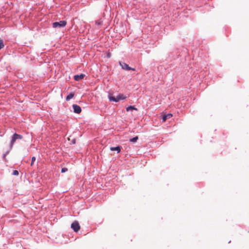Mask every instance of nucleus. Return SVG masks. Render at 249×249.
Segmentation results:
<instances>
[{
	"instance_id": "10",
	"label": "nucleus",
	"mask_w": 249,
	"mask_h": 249,
	"mask_svg": "<svg viewBox=\"0 0 249 249\" xmlns=\"http://www.w3.org/2000/svg\"><path fill=\"white\" fill-rule=\"evenodd\" d=\"M74 96V93H69L66 97V101H69L71 99H72Z\"/></svg>"
},
{
	"instance_id": "2",
	"label": "nucleus",
	"mask_w": 249,
	"mask_h": 249,
	"mask_svg": "<svg viewBox=\"0 0 249 249\" xmlns=\"http://www.w3.org/2000/svg\"><path fill=\"white\" fill-rule=\"evenodd\" d=\"M23 136L21 135L17 134L16 133H14L12 137V139L10 142V147L11 148L13 146L16 141L18 139H22Z\"/></svg>"
},
{
	"instance_id": "9",
	"label": "nucleus",
	"mask_w": 249,
	"mask_h": 249,
	"mask_svg": "<svg viewBox=\"0 0 249 249\" xmlns=\"http://www.w3.org/2000/svg\"><path fill=\"white\" fill-rule=\"evenodd\" d=\"M121 147L120 146H117L116 147H111L110 148V150L112 151H117V153H119L121 151Z\"/></svg>"
},
{
	"instance_id": "11",
	"label": "nucleus",
	"mask_w": 249,
	"mask_h": 249,
	"mask_svg": "<svg viewBox=\"0 0 249 249\" xmlns=\"http://www.w3.org/2000/svg\"><path fill=\"white\" fill-rule=\"evenodd\" d=\"M132 109H134V110H137V108H136L134 106H129L128 107H127L126 108V110L127 111H129L131 110H132Z\"/></svg>"
},
{
	"instance_id": "15",
	"label": "nucleus",
	"mask_w": 249,
	"mask_h": 249,
	"mask_svg": "<svg viewBox=\"0 0 249 249\" xmlns=\"http://www.w3.org/2000/svg\"><path fill=\"white\" fill-rule=\"evenodd\" d=\"M36 157H33L32 158V160H31V166H33V165L34 164V163L35 162V161L36 160Z\"/></svg>"
},
{
	"instance_id": "14",
	"label": "nucleus",
	"mask_w": 249,
	"mask_h": 249,
	"mask_svg": "<svg viewBox=\"0 0 249 249\" xmlns=\"http://www.w3.org/2000/svg\"><path fill=\"white\" fill-rule=\"evenodd\" d=\"M4 47V44L3 40L0 39V50L2 49Z\"/></svg>"
},
{
	"instance_id": "7",
	"label": "nucleus",
	"mask_w": 249,
	"mask_h": 249,
	"mask_svg": "<svg viewBox=\"0 0 249 249\" xmlns=\"http://www.w3.org/2000/svg\"><path fill=\"white\" fill-rule=\"evenodd\" d=\"M85 76V74H83V73H81L80 74L75 75L74 76V79L75 81H78L80 80L81 79H83Z\"/></svg>"
},
{
	"instance_id": "6",
	"label": "nucleus",
	"mask_w": 249,
	"mask_h": 249,
	"mask_svg": "<svg viewBox=\"0 0 249 249\" xmlns=\"http://www.w3.org/2000/svg\"><path fill=\"white\" fill-rule=\"evenodd\" d=\"M72 108L73 109V112L75 113L79 114L81 112V107L76 104H74L72 105Z\"/></svg>"
},
{
	"instance_id": "8",
	"label": "nucleus",
	"mask_w": 249,
	"mask_h": 249,
	"mask_svg": "<svg viewBox=\"0 0 249 249\" xmlns=\"http://www.w3.org/2000/svg\"><path fill=\"white\" fill-rule=\"evenodd\" d=\"M172 116V114L171 113L163 115L162 116V122H165L167 119L170 118Z\"/></svg>"
},
{
	"instance_id": "19",
	"label": "nucleus",
	"mask_w": 249,
	"mask_h": 249,
	"mask_svg": "<svg viewBox=\"0 0 249 249\" xmlns=\"http://www.w3.org/2000/svg\"><path fill=\"white\" fill-rule=\"evenodd\" d=\"M72 143H75V140H73L72 141Z\"/></svg>"
},
{
	"instance_id": "1",
	"label": "nucleus",
	"mask_w": 249,
	"mask_h": 249,
	"mask_svg": "<svg viewBox=\"0 0 249 249\" xmlns=\"http://www.w3.org/2000/svg\"><path fill=\"white\" fill-rule=\"evenodd\" d=\"M126 98V97L122 94H119L116 96V97L110 96L108 97V99L110 101H113L115 102H118L121 100L125 99Z\"/></svg>"
},
{
	"instance_id": "4",
	"label": "nucleus",
	"mask_w": 249,
	"mask_h": 249,
	"mask_svg": "<svg viewBox=\"0 0 249 249\" xmlns=\"http://www.w3.org/2000/svg\"><path fill=\"white\" fill-rule=\"evenodd\" d=\"M71 228L75 232H77L80 230V226L78 221H74L71 223Z\"/></svg>"
},
{
	"instance_id": "3",
	"label": "nucleus",
	"mask_w": 249,
	"mask_h": 249,
	"mask_svg": "<svg viewBox=\"0 0 249 249\" xmlns=\"http://www.w3.org/2000/svg\"><path fill=\"white\" fill-rule=\"evenodd\" d=\"M67 24V21L65 20H61L59 22H54L53 23V28H61L64 27Z\"/></svg>"
},
{
	"instance_id": "5",
	"label": "nucleus",
	"mask_w": 249,
	"mask_h": 249,
	"mask_svg": "<svg viewBox=\"0 0 249 249\" xmlns=\"http://www.w3.org/2000/svg\"><path fill=\"white\" fill-rule=\"evenodd\" d=\"M120 66H121L122 68L124 70H126V71H129V70H133L134 71L135 69L134 68H132L128 66L127 64L124 62H119Z\"/></svg>"
},
{
	"instance_id": "12",
	"label": "nucleus",
	"mask_w": 249,
	"mask_h": 249,
	"mask_svg": "<svg viewBox=\"0 0 249 249\" xmlns=\"http://www.w3.org/2000/svg\"><path fill=\"white\" fill-rule=\"evenodd\" d=\"M138 140V136H136V137H134L131 139H130V142H132V143H135L136 142L137 140Z\"/></svg>"
},
{
	"instance_id": "16",
	"label": "nucleus",
	"mask_w": 249,
	"mask_h": 249,
	"mask_svg": "<svg viewBox=\"0 0 249 249\" xmlns=\"http://www.w3.org/2000/svg\"><path fill=\"white\" fill-rule=\"evenodd\" d=\"M102 21L101 20H98L95 21V24L97 25H101Z\"/></svg>"
},
{
	"instance_id": "13",
	"label": "nucleus",
	"mask_w": 249,
	"mask_h": 249,
	"mask_svg": "<svg viewBox=\"0 0 249 249\" xmlns=\"http://www.w3.org/2000/svg\"><path fill=\"white\" fill-rule=\"evenodd\" d=\"M12 175L14 176H18L19 175V172L18 170H15L13 171Z\"/></svg>"
},
{
	"instance_id": "17",
	"label": "nucleus",
	"mask_w": 249,
	"mask_h": 249,
	"mask_svg": "<svg viewBox=\"0 0 249 249\" xmlns=\"http://www.w3.org/2000/svg\"><path fill=\"white\" fill-rule=\"evenodd\" d=\"M68 171V169L66 167H63L61 169V173H65Z\"/></svg>"
},
{
	"instance_id": "18",
	"label": "nucleus",
	"mask_w": 249,
	"mask_h": 249,
	"mask_svg": "<svg viewBox=\"0 0 249 249\" xmlns=\"http://www.w3.org/2000/svg\"><path fill=\"white\" fill-rule=\"evenodd\" d=\"M8 153V152H7L5 154H4L3 156V158H4L5 157V156H6V155Z\"/></svg>"
}]
</instances>
